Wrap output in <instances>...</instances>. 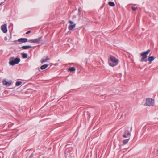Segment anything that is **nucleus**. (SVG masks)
I'll return each mask as SVG.
<instances>
[{
	"instance_id": "nucleus-14",
	"label": "nucleus",
	"mask_w": 158,
	"mask_h": 158,
	"mask_svg": "<svg viewBox=\"0 0 158 158\" xmlns=\"http://www.w3.org/2000/svg\"><path fill=\"white\" fill-rule=\"evenodd\" d=\"M48 66V64H44V65H42L40 67V69L42 70L44 69L47 68Z\"/></svg>"
},
{
	"instance_id": "nucleus-27",
	"label": "nucleus",
	"mask_w": 158,
	"mask_h": 158,
	"mask_svg": "<svg viewBox=\"0 0 158 158\" xmlns=\"http://www.w3.org/2000/svg\"><path fill=\"white\" fill-rule=\"evenodd\" d=\"M132 129V127H131V131Z\"/></svg>"
},
{
	"instance_id": "nucleus-8",
	"label": "nucleus",
	"mask_w": 158,
	"mask_h": 158,
	"mask_svg": "<svg viewBox=\"0 0 158 158\" xmlns=\"http://www.w3.org/2000/svg\"><path fill=\"white\" fill-rule=\"evenodd\" d=\"M42 37L40 36L38 38L34 40V43L39 44L42 41Z\"/></svg>"
},
{
	"instance_id": "nucleus-30",
	"label": "nucleus",
	"mask_w": 158,
	"mask_h": 158,
	"mask_svg": "<svg viewBox=\"0 0 158 158\" xmlns=\"http://www.w3.org/2000/svg\"><path fill=\"white\" fill-rule=\"evenodd\" d=\"M6 0H5V1H6Z\"/></svg>"
},
{
	"instance_id": "nucleus-13",
	"label": "nucleus",
	"mask_w": 158,
	"mask_h": 158,
	"mask_svg": "<svg viewBox=\"0 0 158 158\" xmlns=\"http://www.w3.org/2000/svg\"><path fill=\"white\" fill-rule=\"evenodd\" d=\"M155 58L153 56H151L149 57L148 59V60L150 62L152 61Z\"/></svg>"
},
{
	"instance_id": "nucleus-3",
	"label": "nucleus",
	"mask_w": 158,
	"mask_h": 158,
	"mask_svg": "<svg viewBox=\"0 0 158 158\" xmlns=\"http://www.w3.org/2000/svg\"><path fill=\"white\" fill-rule=\"evenodd\" d=\"M150 50H148L146 52H142L140 53V56H142V58L140 60V61L143 62L145 61V62L148 61V60L146 59L147 58V54L150 52Z\"/></svg>"
},
{
	"instance_id": "nucleus-19",
	"label": "nucleus",
	"mask_w": 158,
	"mask_h": 158,
	"mask_svg": "<svg viewBox=\"0 0 158 158\" xmlns=\"http://www.w3.org/2000/svg\"><path fill=\"white\" fill-rule=\"evenodd\" d=\"M22 84V82L21 81H17L15 83V85L16 86H19Z\"/></svg>"
},
{
	"instance_id": "nucleus-17",
	"label": "nucleus",
	"mask_w": 158,
	"mask_h": 158,
	"mask_svg": "<svg viewBox=\"0 0 158 158\" xmlns=\"http://www.w3.org/2000/svg\"><path fill=\"white\" fill-rule=\"evenodd\" d=\"M108 4L111 6H114L115 5L114 3L113 2L111 1L108 2Z\"/></svg>"
},
{
	"instance_id": "nucleus-29",
	"label": "nucleus",
	"mask_w": 158,
	"mask_h": 158,
	"mask_svg": "<svg viewBox=\"0 0 158 158\" xmlns=\"http://www.w3.org/2000/svg\"><path fill=\"white\" fill-rule=\"evenodd\" d=\"M157 152H158V150H157Z\"/></svg>"
},
{
	"instance_id": "nucleus-9",
	"label": "nucleus",
	"mask_w": 158,
	"mask_h": 158,
	"mask_svg": "<svg viewBox=\"0 0 158 158\" xmlns=\"http://www.w3.org/2000/svg\"><path fill=\"white\" fill-rule=\"evenodd\" d=\"M28 41L27 39V38H20L18 40V41L22 43H25Z\"/></svg>"
},
{
	"instance_id": "nucleus-16",
	"label": "nucleus",
	"mask_w": 158,
	"mask_h": 158,
	"mask_svg": "<svg viewBox=\"0 0 158 158\" xmlns=\"http://www.w3.org/2000/svg\"><path fill=\"white\" fill-rule=\"evenodd\" d=\"M76 70L75 68L74 67H71L69 68L68 71L70 72L75 71Z\"/></svg>"
},
{
	"instance_id": "nucleus-6",
	"label": "nucleus",
	"mask_w": 158,
	"mask_h": 158,
	"mask_svg": "<svg viewBox=\"0 0 158 158\" xmlns=\"http://www.w3.org/2000/svg\"><path fill=\"white\" fill-rule=\"evenodd\" d=\"M1 28L2 31L4 33H5L7 32V30L6 24L2 25L1 27Z\"/></svg>"
},
{
	"instance_id": "nucleus-15",
	"label": "nucleus",
	"mask_w": 158,
	"mask_h": 158,
	"mask_svg": "<svg viewBox=\"0 0 158 158\" xmlns=\"http://www.w3.org/2000/svg\"><path fill=\"white\" fill-rule=\"evenodd\" d=\"M129 139L130 138H129L128 139H126L123 140V144H125L127 143L129 140Z\"/></svg>"
},
{
	"instance_id": "nucleus-10",
	"label": "nucleus",
	"mask_w": 158,
	"mask_h": 158,
	"mask_svg": "<svg viewBox=\"0 0 158 158\" xmlns=\"http://www.w3.org/2000/svg\"><path fill=\"white\" fill-rule=\"evenodd\" d=\"M49 58L48 56L46 57L45 59H44V57L42 59L41 62L42 64H43L45 62L49 60Z\"/></svg>"
},
{
	"instance_id": "nucleus-20",
	"label": "nucleus",
	"mask_w": 158,
	"mask_h": 158,
	"mask_svg": "<svg viewBox=\"0 0 158 158\" xmlns=\"http://www.w3.org/2000/svg\"><path fill=\"white\" fill-rule=\"evenodd\" d=\"M28 41L31 43H34V40H29Z\"/></svg>"
},
{
	"instance_id": "nucleus-12",
	"label": "nucleus",
	"mask_w": 158,
	"mask_h": 158,
	"mask_svg": "<svg viewBox=\"0 0 158 158\" xmlns=\"http://www.w3.org/2000/svg\"><path fill=\"white\" fill-rule=\"evenodd\" d=\"M31 46L30 45L23 46L22 47L23 49H27L31 48Z\"/></svg>"
},
{
	"instance_id": "nucleus-22",
	"label": "nucleus",
	"mask_w": 158,
	"mask_h": 158,
	"mask_svg": "<svg viewBox=\"0 0 158 158\" xmlns=\"http://www.w3.org/2000/svg\"><path fill=\"white\" fill-rule=\"evenodd\" d=\"M132 9L133 10L135 11L136 10L137 8H135V7H132Z\"/></svg>"
},
{
	"instance_id": "nucleus-26",
	"label": "nucleus",
	"mask_w": 158,
	"mask_h": 158,
	"mask_svg": "<svg viewBox=\"0 0 158 158\" xmlns=\"http://www.w3.org/2000/svg\"><path fill=\"white\" fill-rule=\"evenodd\" d=\"M78 11L79 12L80 11V8H79L78 9Z\"/></svg>"
},
{
	"instance_id": "nucleus-21",
	"label": "nucleus",
	"mask_w": 158,
	"mask_h": 158,
	"mask_svg": "<svg viewBox=\"0 0 158 158\" xmlns=\"http://www.w3.org/2000/svg\"><path fill=\"white\" fill-rule=\"evenodd\" d=\"M69 23L70 24H74V23H73V21H71V20H69Z\"/></svg>"
},
{
	"instance_id": "nucleus-28",
	"label": "nucleus",
	"mask_w": 158,
	"mask_h": 158,
	"mask_svg": "<svg viewBox=\"0 0 158 158\" xmlns=\"http://www.w3.org/2000/svg\"><path fill=\"white\" fill-rule=\"evenodd\" d=\"M3 3V2H2V3H0V5H1V4H2Z\"/></svg>"
},
{
	"instance_id": "nucleus-2",
	"label": "nucleus",
	"mask_w": 158,
	"mask_h": 158,
	"mask_svg": "<svg viewBox=\"0 0 158 158\" xmlns=\"http://www.w3.org/2000/svg\"><path fill=\"white\" fill-rule=\"evenodd\" d=\"M9 64L12 66H14L15 64H17L20 62V59L19 58H15L13 57H10L9 60Z\"/></svg>"
},
{
	"instance_id": "nucleus-1",
	"label": "nucleus",
	"mask_w": 158,
	"mask_h": 158,
	"mask_svg": "<svg viewBox=\"0 0 158 158\" xmlns=\"http://www.w3.org/2000/svg\"><path fill=\"white\" fill-rule=\"evenodd\" d=\"M110 60H108V63L110 66L114 67L117 65L118 63V60L114 57L110 56Z\"/></svg>"
},
{
	"instance_id": "nucleus-4",
	"label": "nucleus",
	"mask_w": 158,
	"mask_h": 158,
	"mask_svg": "<svg viewBox=\"0 0 158 158\" xmlns=\"http://www.w3.org/2000/svg\"><path fill=\"white\" fill-rule=\"evenodd\" d=\"M154 101L153 99L151 98H148L146 100V102L145 105L146 106H153Z\"/></svg>"
},
{
	"instance_id": "nucleus-23",
	"label": "nucleus",
	"mask_w": 158,
	"mask_h": 158,
	"mask_svg": "<svg viewBox=\"0 0 158 158\" xmlns=\"http://www.w3.org/2000/svg\"><path fill=\"white\" fill-rule=\"evenodd\" d=\"M33 156V153H32L30 156L29 158H31Z\"/></svg>"
},
{
	"instance_id": "nucleus-5",
	"label": "nucleus",
	"mask_w": 158,
	"mask_h": 158,
	"mask_svg": "<svg viewBox=\"0 0 158 158\" xmlns=\"http://www.w3.org/2000/svg\"><path fill=\"white\" fill-rule=\"evenodd\" d=\"M2 83L4 85L6 86H10L12 84L11 81H7L5 79L3 80Z\"/></svg>"
},
{
	"instance_id": "nucleus-25",
	"label": "nucleus",
	"mask_w": 158,
	"mask_h": 158,
	"mask_svg": "<svg viewBox=\"0 0 158 158\" xmlns=\"http://www.w3.org/2000/svg\"><path fill=\"white\" fill-rule=\"evenodd\" d=\"M31 31H27L26 33V34H29V33H30L31 32Z\"/></svg>"
},
{
	"instance_id": "nucleus-11",
	"label": "nucleus",
	"mask_w": 158,
	"mask_h": 158,
	"mask_svg": "<svg viewBox=\"0 0 158 158\" xmlns=\"http://www.w3.org/2000/svg\"><path fill=\"white\" fill-rule=\"evenodd\" d=\"M76 24H70L68 27V29L69 30H71L73 29L76 26Z\"/></svg>"
},
{
	"instance_id": "nucleus-18",
	"label": "nucleus",
	"mask_w": 158,
	"mask_h": 158,
	"mask_svg": "<svg viewBox=\"0 0 158 158\" xmlns=\"http://www.w3.org/2000/svg\"><path fill=\"white\" fill-rule=\"evenodd\" d=\"M23 57V58H26L27 57V54L26 53H23L22 54Z\"/></svg>"
},
{
	"instance_id": "nucleus-24",
	"label": "nucleus",
	"mask_w": 158,
	"mask_h": 158,
	"mask_svg": "<svg viewBox=\"0 0 158 158\" xmlns=\"http://www.w3.org/2000/svg\"><path fill=\"white\" fill-rule=\"evenodd\" d=\"M4 40L5 41H6L7 40V38L6 36L4 37Z\"/></svg>"
},
{
	"instance_id": "nucleus-7",
	"label": "nucleus",
	"mask_w": 158,
	"mask_h": 158,
	"mask_svg": "<svg viewBox=\"0 0 158 158\" xmlns=\"http://www.w3.org/2000/svg\"><path fill=\"white\" fill-rule=\"evenodd\" d=\"M131 136V134L129 132V131L127 130H126L124 132V134L123 135V137L124 138H127L128 137L130 138Z\"/></svg>"
}]
</instances>
